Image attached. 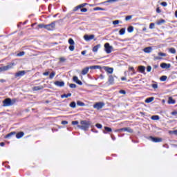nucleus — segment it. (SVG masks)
<instances>
[{
  "instance_id": "nucleus-53",
  "label": "nucleus",
  "mask_w": 177,
  "mask_h": 177,
  "mask_svg": "<svg viewBox=\"0 0 177 177\" xmlns=\"http://www.w3.org/2000/svg\"><path fill=\"white\" fill-rule=\"evenodd\" d=\"M119 93H122V95H125L127 93V92L125 91H124V90H120L119 91Z\"/></svg>"
},
{
  "instance_id": "nucleus-63",
  "label": "nucleus",
  "mask_w": 177,
  "mask_h": 177,
  "mask_svg": "<svg viewBox=\"0 0 177 177\" xmlns=\"http://www.w3.org/2000/svg\"><path fill=\"white\" fill-rule=\"evenodd\" d=\"M82 55H86V50H83V51H82Z\"/></svg>"
},
{
  "instance_id": "nucleus-47",
  "label": "nucleus",
  "mask_w": 177,
  "mask_h": 177,
  "mask_svg": "<svg viewBox=\"0 0 177 177\" xmlns=\"http://www.w3.org/2000/svg\"><path fill=\"white\" fill-rule=\"evenodd\" d=\"M160 5H161L162 6L165 7V6H167L168 3H167V2H165V1H163V2H162V3H160Z\"/></svg>"
},
{
  "instance_id": "nucleus-20",
  "label": "nucleus",
  "mask_w": 177,
  "mask_h": 177,
  "mask_svg": "<svg viewBox=\"0 0 177 177\" xmlns=\"http://www.w3.org/2000/svg\"><path fill=\"white\" fill-rule=\"evenodd\" d=\"M151 50H153V49L151 48V47H146L145 48H144L143 51L145 53H150L151 52Z\"/></svg>"
},
{
  "instance_id": "nucleus-48",
  "label": "nucleus",
  "mask_w": 177,
  "mask_h": 177,
  "mask_svg": "<svg viewBox=\"0 0 177 177\" xmlns=\"http://www.w3.org/2000/svg\"><path fill=\"white\" fill-rule=\"evenodd\" d=\"M152 88H153V89H157L158 88V85L157 84H152Z\"/></svg>"
},
{
  "instance_id": "nucleus-57",
  "label": "nucleus",
  "mask_w": 177,
  "mask_h": 177,
  "mask_svg": "<svg viewBox=\"0 0 177 177\" xmlns=\"http://www.w3.org/2000/svg\"><path fill=\"white\" fill-rule=\"evenodd\" d=\"M81 12H88V9H86V8H82L81 9Z\"/></svg>"
},
{
  "instance_id": "nucleus-1",
  "label": "nucleus",
  "mask_w": 177,
  "mask_h": 177,
  "mask_svg": "<svg viewBox=\"0 0 177 177\" xmlns=\"http://www.w3.org/2000/svg\"><path fill=\"white\" fill-rule=\"evenodd\" d=\"M91 124L92 122H91V121L82 120L80 122V125H77V128H80V129H82V131H88Z\"/></svg>"
},
{
  "instance_id": "nucleus-42",
  "label": "nucleus",
  "mask_w": 177,
  "mask_h": 177,
  "mask_svg": "<svg viewBox=\"0 0 177 177\" xmlns=\"http://www.w3.org/2000/svg\"><path fill=\"white\" fill-rule=\"evenodd\" d=\"M160 81H167V76L166 75H163L162 77H160Z\"/></svg>"
},
{
  "instance_id": "nucleus-60",
  "label": "nucleus",
  "mask_w": 177,
  "mask_h": 177,
  "mask_svg": "<svg viewBox=\"0 0 177 177\" xmlns=\"http://www.w3.org/2000/svg\"><path fill=\"white\" fill-rule=\"evenodd\" d=\"M177 115V111H174L173 112H171V115Z\"/></svg>"
},
{
  "instance_id": "nucleus-17",
  "label": "nucleus",
  "mask_w": 177,
  "mask_h": 177,
  "mask_svg": "<svg viewBox=\"0 0 177 177\" xmlns=\"http://www.w3.org/2000/svg\"><path fill=\"white\" fill-rule=\"evenodd\" d=\"M24 136V132L23 131L17 133L16 135L17 139H21V138H23Z\"/></svg>"
},
{
  "instance_id": "nucleus-31",
  "label": "nucleus",
  "mask_w": 177,
  "mask_h": 177,
  "mask_svg": "<svg viewBox=\"0 0 177 177\" xmlns=\"http://www.w3.org/2000/svg\"><path fill=\"white\" fill-rule=\"evenodd\" d=\"M119 34H120V35H125V28H123L120 29V30L119 31Z\"/></svg>"
},
{
  "instance_id": "nucleus-46",
  "label": "nucleus",
  "mask_w": 177,
  "mask_h": 177,
  "mask_svg": "<svg viewBox=\"0 0 177 177\" xmlns=\"http://www.w3.org/2000/svg\"><path fill=\"white\" fill-rule=\"evenodd\" d=\"M95 127H97L99 129H102V124H100L99 123L96 124Z\"/></svg>"
},
{
  "instance_id": "nucleus-34",
  "label": "nucleus",
  "mask_w": 177,
  "mask_h": 177,
  "mask_svg": "<svg viewBox=\"0 0 177 177\" xmlns=\"http://www.w3.org/2000/svg\"><path fill=\"white\" fill-rule=\"evenodd\" d=\"M68 44H69L70 45H75V42L74 41V40H73L72 38H70V39H68Z\"/></svg>"
},
{
  "instance_id": "nucleus-32",
  "label": "nucleus",
  "mask_w": 177,
  "mask_h": 177,
  "mask_svg": "<svg viewBox=\"0 0 177 177\" xmlns=\"http://www.w3.org/2000/svg\"><path fill=\"white\" fill-rule=\"evenodd\" d=\"M12 135H16V132L13 131V132H11L8 134H7L6 136V138H10L11 136H12Z\"/></svg>"
},
{
  "instance_id": "nucleus-52",
  "label": "nucleus",
  "mask_w": 177,
  "mask_h": 177,
  "mask_svg": "<svg viewBox=\"0 0 177 177\" xmlns=\"http://www.w3.org/2000/svg\"><path fill=\"white\" fill-rule=\"evenodd\" d=\"M86 3H82V4H80V5H79V8H80V9H81V8H84V7H85V6H86Z\"/></svg>"
},
{
  "instance_id": "nucleus-24",
  "label": "nucleus",
  "mask_w": 177,
  "mask_h": 177,
  "mask_svg": "<svg viewBox=\"0 0 177 177\" xmlns=\"http://www.w3.org/2000/svg\"><path fill=\"white\" fill-rule=\"evenodd\" d=\"M169 104H175V100L172 99V97H169Z\"/></svg>"
},
{
  "instance_id": "nucleus-3",
  "label": "nucleus",
  "mask_w": 177,
  "mask_h": 177,
  "mask_svg": "<svg viewBox=\"0 0 177 177\" xmlns=\"http://www.w3.org/2000/svg\"><path fill=\"white\" fill-rule=\"evenodd\" d=\"M15 62L9 64L8 65L4 66H1L0 67V72L1 71H8V70H10V68H12L13 67V66H15Z\"/></svg>"
},
{
  "instance_id": "nucleus-33",
  "label": "nucleus",
  "mask_w": 177,
  "mask_h": 177,
  "mask_svg": "<svg viewBox=\"0 0 177 177\" xmlns=\"http://www.w3.org/2000/svg\"><path fill=\"white\" fill-rule=\"evenodd\" d=\"M26 55V53L24 51H21L19 53L17 54V56L18 57H21V56H24Z\"/></svg>"
},
{
  "instance_id": "nucleus-18",
  "label": "nucleus",
  "mask_w": 177,
  "mask_h": 177,
  "mask_svg": "<svg viewBox=\"0 0 177 177\" xmlns=\"http://www.w3.org/2000/svg\"><path fill=\"white\" fill-rule=\"evenodd\" d=\"M89 71V67H86L82 71V75H86Z\"/></svg>"
},
{
  "instance_id": "nucleus-59",
  "label": "nucleus",
  "mask_w": 177,
  "mask_h": 177,
  "mask_svg": "<svg viewBox=\"0 0 177 177\" xmlns=\"http://www.w3.org/2000/svg\"><path fill=\"white\" fill-rule=\"evenodd\" d=\"M78 9H80V6H76V7L74 8V11H75V12H77V10Z\"/></svg>"
},
{
  "instance_id": "nucleus-5",
  "label": "nucleus",
  "mask_w": 177,
  "mask_h": 177,
  "mask_svg": "<svg viewBox=\"0 0 177 177\" xmlns=\"http://www.w3.org/2000/svg\"><path fill=\"white\" fill-rule=\"evenodd\" d=\"M104 50L106 53H110L113 50V46H110V44L106 43L104 44Z\"/></svg>"
},
{
  "instance_id": "nucleus-37",
  "label": "nucleus",
  "mask_w": 177,
  "mask_h": 177,
  "mask_svg": "<svg viewBox=\"0 0 177 177\" xmlns=\"http://www.w3.org/2000/svg\"><path fill=\"white\" fill-rule=\"evenodd\" d=\"M77 106H85V104L81 101H77Z\"/></svg>"
},
{
  "instance_id": "nucleus-55",
  "label": "nucleus",
  "mask_w": 177,
  "mask_h": 177,
  "mask_svg": "<svg viewBox=\"0 0 177 177\" xmlns=\"http://www.w3.org/2000/svg\"><path fill=\"white\" fill-rule=\"evenodd\" d=\"M62 125H67V124H68V122L64 120L62 122Z\"/></svg>"
},
{
  "instance_id": "nucleus-64",
  "label": "nucleus",
  "mask_w": 177,
  "mask_h": 177,
  "mask_svg": "<svg viewBox=\"0 0 177 177\" xmlns=\"http://www.w3.org/2000/svg\"><path fill=\"white\" fill-rule=\"evenodd\" d=\"M0 146L3 147V146H5V142H0Z\"/></svg>"
},
{
  "instance_id": "nucleus-44",
  "label": "nucleus",
  "mask_w": 177,
  "mask_h": 177,
  "mask_svg": "<svg viewBox=\"0 0 177 177\" xmlns=\"http://www.w3.org/2000/svg\"><path fill=\"white\" fill-rule=\"evenodd\" d=\"M104 129H105V131H106L107 132H111V128H110V127H104Z\"/></svg>"
},
{
  "instance_id": "nucleus-13",
  "label": "nucleus",
  "mask_w": 177,
  "mask_h": 177,
  "mask_svg": "<svg viewBox=\"0 0 177 177\" xmlns=\"http://www.w3.org/2000/svg\"><path fill=\"white\" fill-rule=\"evenodd\" d=\"M26 75V71H19L15 74V77H23V75Z\"/></svg>"
},
{
  "instance_id": "nucleus-27",
  "label": "nucleus",
  "mask_w": 177,
  "mask_h": 177,
  "mask_svg": "<svg viewBox=\"0 0 177 177\" xmlns=\"http://www.w3.org/2000/svg\"><path fill=\"white\" fill-rule=\"evenodd\" d=\"M88 68H90L91 70H96L97 68H100V66H91L90 67H88Z\"/></svg>"
},
{
  "instance_id": "nucleus-21",
  "label": "nucleus",
  "mask_w": 177,
  "mask_h": 177,
  "mask_svg": "<svg viewBox=\"0 0 177 177\" xmlns=\"http://www.w3.org/2000/svg\"><path fill=\"white\" fill-rule=\"evenodd\" d=\"M41 89H44L43 86H36L32 88V91H41Z\"/></svg>"
},
{
  "instance_id": "nucleus-26",
  "label": "nucleus",
  "mask_w": 177,
  "mask_h": 177,
  "mask_svg": "<svg viewBox=\"0 0 177 177\" xmlns=\"http://www.w3.org/2000/svg\"><path fill=\"white\" fill-rule=\"evenodd\" d=\"M71 96V93H68V94H63L61 95L62 99H64V97H70Z\"/></svg>"
},
{
  "instance_id": "nucleus-43",
  "label": "nucleus",
  "mask_w": 177,
  "mask_h": 177,
  "mask_svg": "<svg viewBox=\"0 0 177 177\" xmlns=\"http://www.w3.org/2000/svg\"><path fill=\"white\" fill-rule=\"evenodd\" d=\"M131 19H132V15H129L125 17L126 21L131 20Z\"/></svg>"
},
{
  "instance_id": "nucleus-41",
  "label": "nucleus",
  "mask_w": 177,
  "mask_h": 177,
  "mask_svg": "<svg viewBox=\"0 0 177 177\" xmlns=\"http://www.w3.org/2000/svg\"><path fill=\"white\" fill-rule=\"evenodd\" d=\"M39 28H46V25L41 24L38 25Z\"/></svg>"
},
{
  "instance_id": "nucleus-30",
  "label": "nucleus",
  "mask_w": 177,
  "mask_h": 177,
  "mask_svg": "<svg viewBox=\"0 0 177 177\" xmlns=\"http://www.w3.org/2000/svg\"><path fill=\"white\" fill-rule=\"evenodd\" d=\"M70 107H71L72 109H75V107H77V104H75V102H72L70 104H69Z\"/></svg>"
},
{
  "instance_id": "nucleus-19",
  "label": "nucleus",
  "mask_w": 177,
  "mask_h": 177,
  "mask_svg": "<svg viewBox=\"0 0 177 177\" xmlns=\"http://www.w3.org/2000/svg\"><path fill=\"white\" fill-rule=\"evenodd\" d=\"M138 70L140 73H141L142 74H145V71L146 70V67L143 66H138Z\"/></svg>"
},
{
  "instance_id": "nucleus-28",
  "label": "nucleus",
  "mask_w": 177,
  "mask_h": 177,
  "mask_svg": "<svg viewBox=\"0 0 177 177\" xmlns=\"http://www.w3.org/2000/svg\"><path fill=\"white\" fill-rule=\"evenodd\" d=\"M151 120H153V121H158V120H160V116L153 115L151 116Z\"/></svg>"
},
{
  "instance_id": "nucleus-56",
  "label": "nucleus",
  "mask_w": 177,
  "mask_h": 177,
  "mask_svg": "<svg viewBox=\"0 0 177 177\" xmlns=\"http://www.w3.org/2000/svg\"><path fill=\"white\" fill-rule=\"evenodd\" d=\"M156 12H157V13H161V9H160V7H158V8H156Z\"/></svg>"
},
{
  "instance_id": "nucleus-10",
  "label": "nucleus",
  "mask_w": 177,
  "mask_h": 177,
  "mask_svg": "<svg viewBox=\"0 0 177 177\" xmlns=\"http://www.w3.org/2000/svg\"><path fill=\"white\" fill-rule=\"evenodd\" d=\"M120 131L129 132V133H132V132H133V131L129 127L122 128L116 131V132H120Z\"/></svg>"
},
{
  "instance_id": "nucleus-29",
  "label": "nucleus",
  "mask_w": 177,
  "mask_h": 177,
  "mask_svg": "<svg viewBox=\"0 0 177 177\" xmlns=\"http://www.w3.org/2000/svg\"><path fill=\"white\" fill-rule=\"evenodd\" d=\"M55 75H56V73L55 72H52L49 75V79L50 80H53V78L55 77Z\"/></svg>"
},
{
  "instance_id": "nucleus-38",
  "label": "nucleus",
  "mask_w": 177,
  "mask_h": 177,
  "mask_svg": "<svg viewBox=\"0 0 177 177\" xmlns=\"http://www.w3.org/2000/svg\"><path fill=\"white\" fill-rule=\"evenodd\" d=\"M69 86L72 89H75V88H77V85L75 84H69Z\"/></svg>"
},
{
  "instance_id": "nucleus-39",
  "label": "nucleus",
  "mask_w": 177,
  "mask_h": 177,
  "mask_svg": "<svg viewBox=\"0 0 177 177\" xmlns=\"http://www.w3.org/2000/svg\"><path fill=\"white\" fill-rule=\"evenodd\" d=\"M129 71H133V74H136V71H135V69L133 68V67L132 66L129 67Z\"/></svg>"
},
{
  "instance_id": "nucleus-62",
  "label": "nucleus",
  "mask_w": 177,
  "mask_h": 177,
  "mask_svg": "<svg viewBox=\"0 0 177 177\" xmlns=\"http://www.w3.org/2000/svg\"><path fill=\"white\" fill-rule=\"evenodd\" d=\"M43 75H49V72H45L43 73Z\"/></svg>"
},
{
  "instance_id": "nucleus-6",
  "label": "nucleus",
  "mask_w": 177,
  "mask_h": 177,
  "mask_svg": "<svg viewBox=\"0 0 177 177\" xmlns=\"http://www.w3.org/2000/svg\"><path fill=\"white\" fill-rule=\"evenodd\" d=\"M55 26L56 25L55 22H52L50 24L46 25V30H48V31H53V30H55Z\"/></svg>"
},
{
  "instance_id": "nucleus-22",
  "label": "nucleus",
  "mask_w": 177,
  "mask_h": 177,
  "mask_svg": "<svg viewBox=\"0 0 177 177\" xmlns=\"http://www.w3.org/2000/svg\"><path fill=\"white\" fill-rule=\"evenodd\" d=\"M109 84H111V85H113V84H114V77H113V75H110L109 77Z\"/></svg>"
},
{
  "instance_id": "nucleus-7",
  "label": "nucleus",
  "mask_w": 177,
  "mask_h": 177,
  "mask_svg": "<svg viewBox=\"0 0 177 177\" xmlns=\"http://www.w3.org/2000/svg\"><path fill=\"white\" fill-rule=\"evenodd\" d=\"M95 39V35H85L84 36V39L86 41V42H89V41H92V39Z\"/></svg>"
},
{
  "instance_id": "nucleus-15",
  "label": "nucleus",
  "mask_w": 177,
  "mask_h": 177,
  "mask_svg": "<svg viewBox=\"0 0 177 177\" xmlns=\"http://www.w3.org/2000/svg\"><path fill=\"white\" fill-rule=\"evenodd\" d=\"M54 84L56 85V86H64V82L56 81Z\"/></svg>"
},
{
  "instance_id": "nucleus-45",
  "label": "nucleus",
  "mask_w": 177,
  "mask_h": 177,
  "mask_svg": "<svg viewBox=\"0 0 177 177\" xmlns=\"http://www.w3.org/2000/svg\"><path fill=\"white\" fill-rule=\"evenodd\" d=\"M75 49L74 45H71L69 46V50H71V52H73Z\"/></svg>"
},
{
  "instance_id": "nucleus-14",
  "label": "nucleus",
  "mask_w": 177,
  "mask_h": 177,
  "mask_svg": "<svg viewBox=\"0 0 177 177\" xmlns=\"http://www.w3.org/2000/svg\"><path fill=\"white\" fill-rule=\"evenodd\" d=\"M73 82H76L78 85H82V82H81L77 76L73 77Z\"/></svg>"
},
{
  "instance_id": "nucleus-35",
  "label": "nucleus",
  "mask_w": 177,
  "mask_h": 177,
  "mask_svg": "<svg viewBox=\"0 0 177 177\" xmlns=\"http://www.w3.org/2000/svg\"><path fill=\"white\" fill-rule=\"evenodd\" d=\"M169 52H170V53H173V55H174V53H176V50H175V48H169Z\"/></svg>"
},
{
  "instance_id": "nucleus-25",
  "label": "nucleus",
  "mask_w": 177,
  "mask_h": 177,
  "mask_svg": "<svg viewBox=\"0 0 177 177\" xmlns=\"http://www.w3.org/2000/svg\"><path fill=\"white\" fill-rule=\"evenodd\" d=\"M164 23H165V20H164V19H160V20H159V21H157L156 24H157L158 26H161V24H164Z\"/></svg>"
},
{
  "instance_id": "nucleus-2",
  "label": "nucleus",
  "mask_w": 177,
  "mask_h": 177,
  "mask_svg": "<svg viewBox=\"0 0 177 177\" xmlns=\"http://www.w3.org/2000/svg\"><path fill=\"white\" fill-rule=\"evenodd\" d=\"M16 103V99L11 100L10 98H6L3 101V107H9L13 106Z\"/></svg>"
},
{
  "instance_id": "nucleus-49",
  "label": "nucleus",
  "mask_w": 177,
  "mask_h": 177,
  "mask_svg": "<svg viewBox=\"0 0 177 177\" xmlns=\"http://www.w3.org/2000/svg\"><path fill=\"white\" fill-rule=\"evenodd\" d=\"M94 10H104V9L100 7H97L94 8Z\"/></svg>"
},
{
  "instance_id": "nucleus-9",
  "label": "nucleus",
  "mask_w": 177,
  "mask_h": 177,
  "mask_svg": "<svg viewBox=\"0 0 177 177\" xmlns=\"http://www.w3.org/2000/svg\"><path fill=\"white\" fill-rule=\"evenodd\" d=\"M158 56H154L153 57V59L154 60H161V57H165V56H167V54L164 53H158Z\"/></svg>"
},
{
  "instance_id": "nucleus-51",
  "label": "nucleus",
  "mask_w": 177,
  "mask_h": 177,
  "mask_svg": "<svg viewBox=\"0 0 177 177\" xmlns=\"http://www.w3.org/2000/svg\"><path fill=\"white\" fill-rule=\"evenodd\" d=\"M154 26H155L154 23L150 24V25H149V28H151V29L154 28Z\"/></svg>"
},
{
  "instance_id": "nucleus-40",
  "label": "nucleus",
  "mask_w": 177,
  "mask_h": 177,
  "mask_svg": "<svg viewBox=\"0 0 177 177\" xmlns=\"http://www.w3.org/2000/svg\"><path fill=\"white\" fill-rule=\"evenodd\" d=\"M120 23H121V21L120 20H115L113 21V24L114 26H116V24H120Z\"/></svg>"
},
{
  "instance_id": "nucleus-4",
  "label": "nucleus",
  "mask_w": 177,
  "mask_h": 177,
  "mask_svg": "<svg viewBox=\"0 0 177 177\" xmlns=\"http://www.w3.org/2000/svg\"><path fill=\"white\" fill-rule=\"evenodd\" d=\"M148 139L151 142H153L154 143H159L160 142H162V138H156L153 136H149Z\"/></svg>"
},
{
  "instance_id": "nucleus-58",
  "label": "nucleus",
  "mask_w": 177,
  "mask_h": 177,
  "mask_svg": "<svg viewBox=\"0 0 177 177\" xmlns=\"http://www.w3.org/2000/svg\"><path fill=\"white\" fill-rule=\"evenodd\" d=\"M170 133H174V135H177V130L170 131Z\"/></svg>"
},
{
  "instance_id": "nucleus-16",
  "label": "nucleus",
  "mask_w": 177,
  "mask_h": 177,
  "mask_svg": "<svg viewBox=\"0 0 177 177\" xmlns=\"http://www.w3.org/2000/svg\"><path fill=\"white\" fill-rule=\"evenodd\" d=\"M102 46V45L100 44H97L96 46H95L93 48V52H94V53H97V51L99 50L100 48Z\"/></svg>"
},
{
  "instance_id": "nucleus-54",
  "label": "nucleus",
  "mask_w": 177,
  "mask_h": 177,
  "mask_svg": "<svg viewBox=\"0 0 177 177\" xmlns=\"http://www.w3.org/2000/svg\"><path fill=\"white\" fill-rule=\"evenodd\" d=\"M79 122L78 121H73L72 122V125H78Z\"/></svg>"
},
{
  "instance_id": "nucleus-50",
  "label": "nucleus",
  "mask_w": 177,
  "mask_h": 177,
  "mask_svg": "<svg viewBox=\"0 0 177 177\" xmlns=\"http://www.w3.org/2000/svg\"><path fill=\"white\" fill-rule=\"evenodd\" d=\"M147 73H150V71H151V66H148L147 67Z\"/></svg>"
},
{
  "instance_id": "nucleus-36",
  "label": "nucleus",
  "mask_w": 177,
  "mask_h": 177,
  "mask_svg": "<svg viewBox=\"0 0 177 177\" xmlns=\"http://www.w3.org/2000/svg\"><path fill=\"white\" fill-rule=\"evenodd\" d=\"M127 31H128V32H133V26H129L127 28Z\"/></svg>"
},
{
  "instance_id": "nucleus-23",
  "label": "nucleus",
  "mask_w": 177,
  "mask_h": 177,
  "mask_svg": "<svg viewBox=\"0 0 177 177\" xmlns=\"http://www.w3.org/2000/svg\"><path fill=\"white\" fill-rule=\"evenodd\" d=\"M153 100H154V97H151L147 98L145 100V103H151V102H153Z\"/></svg>"
},
{
  "instance_id": "nucleus-11",
  "label": "nucleus",
  "mask_w": 177,
  "mask_h": 177,
  "mask_svg": "<svg viewBox=\"0 0 177 177\" xmlns=\"http://www.w3.org/2000/svg\"><path fill=\"white\" fill-rule=\"evenodd\" d=\"M104 70L106 71L109 74H113V71H114V69L113 68H110L108 66H104Z\"/></svg>"
},
{
  "instance_id": "nucleus-61",
  "label": "nucleus",
  "mask_w": 177,
  "mask_h": 177,
  "mask_svg": "<svg viewBox=\"0 0 177 177\" xmlns=\"http://www.w3.org/2000/svg\"><path fill=\"white\" fill-rule=\"evenodd\" d=\"M59 60H60V62H66V59L64 58V57H61V58L59 59Z\"/></svg>"
},
{
  "instance_id": "nucleus-12",
  "label": "nucleus",
  "mask_w": 177,
  "mask_h": 177,
  "mask_svg": "<svg viewBox=\"0 0 177 177\" xmlns=\"http://www.w3.org/2000/svg\"><path fill=\"white\" fill-rule=\"evenodd\" d=\"M161 68H171V64H167V63H162L160 64Z\"/></svg>"
},
{
  "instance_id": "nucleus-8",
  "label": "nucleus",
  "mask_w": 177,
  "mask_h": 177,
  "mask_svg": "<svg viewBox=\"0 0 177 177\" xmlns=\"http://www.w3.org/2000/svg\"><path fill=\"white\" fill-rule=\"evenodd\" d=\"M104 106V103L97 102L93 105V107H94V109H96L97 110H100V109H103Z\"/></svg>"
}]
</instances>
